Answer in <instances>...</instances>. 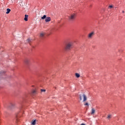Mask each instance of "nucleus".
<instances>
[{
  "mask_svg": "<svg viewBox=\"0 0 125 125\" xmlns=\"http://www.w3.org/2000/svg\"><path fill=\"white\" fill-rule=\"evenodd\" d=\"M31 125H36V120H33L31 122Z\"/></svg>",
  "mask_w": 125,
  "mask_h": 125,
  "instance_id": "9d476101",
  "label": "nucleus"
},
{
  "mask_svg": "<svg viewBox=\"0 0 125 125\" xmlns=\"http://www.w3.org/2000/svg\"><path fill=\"white\" fill-rule=\"evenodd\" d=\"M80 99L81 101L83 100V99L82 98V95H80Z\"/></svg>",
  "mask_w": 125,
  "mask_h": 125,
  "instance_id": "4468645a",
  "label": "nucleus"
},
{
  "mask_svg": "<svg viewBox=\"0 0 125 125\" xmlns=\"http://www.w3.org/2000/svg\"><path fill=\"white\" fill-rule=\"evenodd\" d=\"M83 102H84L87 100V97L85 95V94H83Z\"/></svg>",
  "mask_w": 125,
  "mask_h": 125,
  "instance_id": "39448f33",
  "label": "nucleus"
},
{
  "mask_svg": "<svg viewBox=\"0 0 125 125\" xmlns=\"http://www.w3.org/2000/svg\"><path fill=\"white\" fill-rule=\"evenodd\" d=\"M44 35H45V34L44 33H41L40 34V38H43Z\"/></svg>",
  "mask_w": 125,
  "mask_h": 125,
  "instance_id": "6e6552de",
  "label": "nucleus"
},
{
  "mask_svg": "<svg viewBox=\"0 0 125 125\" xmlns=\"http://www.w3.org/2000/svg\"><path fill=\"white\" fill-rule=\"evenodd\" d=\"M73 47L72 42H69L66 43L64 46V51H70V50Z\"/></svg>",
  "mask_w": 125,
  "mask_h": 125,
  "instance_id": "f257e3e1",
  "label": "nucleus"
},
{
  "mask_svg": "<svg viewBox=\"0 0 125 125\" xmlns=\"http://www.w3.org/2000/svg\"><path fill=\"white\" fill-rule=\"evenodd\" d=\"M10 11H11V10H10V9H9V8H7V9L6 14H9V13L10 12Z\"/></svg>",
  "mask_w": 125,
  "mask_h": 125,
  "instance_id": "1a4fd4ad",
  "label": "nucleus"
},
{
  "mask_svg": "<svg viewBox=\"0 0 125 125\" xmlns=\"http://www.w3.org/2000/svg\"><path fill=\"white\" fill-rule=\"evenodd\" d=\"M75 75H76V78H80V74L76 73Z\"/></svg>",
  "mask_w": 125,
  "mask_h": 125,
  "instance_id": "9b49d317",
  "label": "nucleus"
},
{
  "mask_svg": "<svg viewBox=\"0 0 125 125\" xmlns=\"http://www.w3.org/2000/svg\"><path fill=\"white\" fill-rule=\"evenodd\" d=\"M77 17V14L76 13H73L70 14L68 17V19L70 21H74Z\"/></svg>",
  "mask_w": 125,
  "mask_h": 125,
  "instance_id": "f03ea898",
  "label": "nucleus"
},
{
  "mask_svg": "<svg viewBox=\"0 0 125 125\" xmlns=\"http://www.w3.org/2000/svg\"><path fill=\"white\" fill-rule=\"evenodd\" d=\"M94 113H95V109H94V108H92L91 114V115H93V114H94Z\"/></svg>",
  "mask_w": 125,
  "mask_h": 125,
  "instance_id": "0eeeda50",
  "label": "nucleus"
},
{
  "mask_svg": "<svg viewBox=\"0 0 125 125\" xmlns=\"http://www.w3.org/2000/svg\"><path fill=\"white\" fill-rule=\"evenodd\" d=\"M93 36H94V32H92L88 34V39H91L92 38V37H93Z\"/></svg>",
  "mask_w": 125,
  "mask_h": 125,
  "instance_id": "20e7f679",
  "label": "nucleus"
},
{
  "mask_svg": "<svg viewBox=\"0 0 125 125\" xmlns=\"http://www.w3.org/2000/svg\"><path fill=\"white\" fill-rule=\"evenodd\" d=\"M41 91L42 92L43 91H45V89H41Z\"/></svg>",
  "mask_w": 125,
  "mask_h": 125,
  "instance_id": "dca6fc26",
  "label": "nucleus"
},
{
  "mask_svg": "<svg viewBox=\"0 0 125 125\" xmlns=\"http://www.w3.org/2000/svg\"><path fill=\"white\" fill-rule=\"evenodd\" d=\"M84 106H88V103H86L85 104H84Z\"/></svg>",
  "mask_w": 125,
  "mask_h": 125,
  "instance_id": "ddd939ff",
  "label": "nucleus"
},
{
  "mask_svg": "<svg viewBox=\"0 0 125 125\" xmlns=\"http://www.w3.org/2000/svg\"><path fill=\"white\" fill-rule=\"evenodd\" d=\"M112 118V115H108L107 116V119H110Z\"/></svg>",
  "mask_w": 125,
  "mask_h": 125,
  "instance_id": "f8f14e48",
  "label": "nucleus"
},
{
  "mask_svg": "<svg viewBox=\"0 0 125 125\" xmlns=\"http://www.w3.org/2000/svg\"><path fill=\"white\" fill-rule=\"evenodd\" d=\"M109 7V8H113V5H110Z\"/></svg>",
  "mask_w": 125,
  "mask_h": 125,
  "instance_id": "2eb2a0df",
  "label": "nucleus"
},
{
  "mask_svg": "<svg viewBox=\"0 0 125 125\" xmlns=\"http://www.w3.org/2000/svg\"><path fill=\"white\" fill-rule=\"evenodd\" d=\"M35 92H36V91L34 90V91H33V93H35Z\"/></svg>",
  "mask_w": 125,
  "mask_h": 125,
  "instance_id": "f3484780",
  "label": "nucleus"
},
{
  "mask_svg": "<svg viewBox=\"0 0 125 125\" xmlns=\"http://www.w3.org/2000/svg\"><path fill=\"white\" fill-rule=\"evenodd\" d=\"M81 125H85L84 124H82Z\"/></svg>",
  "mask_w": 125,
  "mask_h": 125,
  "instance_id": "6ab92c4d",
  "label": "nucleus"
},
{
  "mask_svg": "<svg viewBox=\"0 0 125 125\" xmlns=\"http://www.w3.org/2000/svg\"><path fill=\"white\" fill-rule=\"evenodd\" d=\"M41 19L43 20L45 19V21L46 23L47 22H50L51 21V18L49 17H47L46 15H44L43 16L41 17Z\"/></svg>",
  "mask_w": 125,
  "mask_h": 125,
  "instance_id": "7ed1b4c3",
  "label": "nucleus"
},
{
  "mask_svg": "<svg viewBox=\"0 0 125 125\" xmlns=\"http://www.w3.org/2000/svg\"><path fill=\"white\" fill-rule=\"evenodd\" d=\"M123 13H125V11H122Z\"/></svg>",
  "mask_w": 125,
  "mask_h": 125,
  "instance_id": "a211bd4d",
  "label": "nucleus"
},
{
  "mask_svg": "<svg viewBox=\"0 0 125 125\" xmlns=\"http://www.w3.org/2000/svg\"><path fill=\"white\" fill-rule=\"evenodd\" d=\"M28 17H29V16L25 15L24 17V21H28Z\"/></svg>",
  "mask_w": 125,
  "mask_h": 125,
  "instance_id": "423d86ee",
  "label": "nucleus"
}]
</instances>
